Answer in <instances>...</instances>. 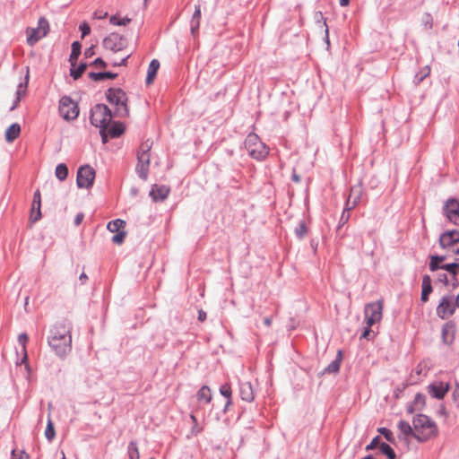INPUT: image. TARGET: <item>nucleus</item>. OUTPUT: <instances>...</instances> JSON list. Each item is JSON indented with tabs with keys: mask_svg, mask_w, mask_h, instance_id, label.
<instances>
[{
	"mask_svg": "<svg viewBox=\"0 0 459 459\" xmlns=\"http://www.w3.org/2000/svg\"><path fill=\"white\" fill-rule=\"evenodd\" d=\"M71 324L62 321L55 324L49 330L48 343L56 356L64 359L72 350Z\"/></svg>",
	"mask_w": 459,
	"mask_h": 459,
	"instance_id": "1",
	"label": "nucleus"
},
{
	"mask_svg": "<svg viewBox=\"0 0 459 459\" xmlns=\"http://www.w3.org/2000/svg\"><path fill=\"white\" fill-rule=\"evenodd\" d=\"M413 437L419 442H426L437 435V427L434 420L424 414H418L412 420Z\"/></svg>",
	"mask_w": 459,
	"mask_h": 459,
	"instance_id": "2",
	"label": "nucleus"
},
{
	"mask_svg": "<svg viewBox=\"0 0 459 459\" xmlns=\"http://www.w3.org/2000/svg\"><path fill=\"white\" fill-rule=\"evenodd\" d=\"M108 101L116 106L114 115L119 117H125L129 115L127 108V97L126 92L120 88H109L106 92Z\"/></svg>",
	"mask_w": 459,
	"mask_h": 459,
	"instance_id": "3",
	"label": "nucleus"
},
{
	"mask_svg": "<svg viewBox=\"0 0 459 459\" xmlns=\"http://www.w3.org/2000/svg\"><path fill=\"white\" fill-rule=\"evenodd\" d=\"M244 145L248 154L257 160H263L269 153L268 147L260 140L258 135L254 133L247 134Z\"/></svg>",
	"mask_w": 459,
	"mask_h": 459,
	"instance_id": "4",
	"label": "nucleus"
},
{
	"mask_svg": "<svg viewBox=\"0 0 459 459\" xmlns=\"http://www.w3.org/2000/svg\"><path fill=\"white\" fill-rule=\"evenodd\" d=\"M152 143L149 140L143 142L137 152V165L135 171L140 178L146 180L149 175L150 168V151L152 149Z\"/></svg>",
	"mask_w": 459,
	"mask_h": 459,
	"instance_id": "5",
	"label": "nucleus"
},
{
	"mask_svg": "<svg viewBox=\"0 0 459 459\" xmlns=\"http://www.w3.org/2000/svg\"><path fill=\"white\" fill-rule=\"evenodd\" d=\"M112 113L105 104H96L91 109L90 120L92 126L100 129H107L111 119Z\"/></svg>",
	"mask_w": 459,
	"mask_h": 459,
	"instance_id": "6",
	"label": "nucleus"
},
{
	"mask_svg": "<svg viewBox=\"0 0 459 459\" xmlns=\"http://www.w3.org/2000/svg\"><path fill=\"white\" fill-rule=\"evenodd\" d=\"M49 30V23L45 17H40L38 21L37 28H28L27 43L30 46L35 45L40 39L47 36Z\"/></svg>",
	"mask_w": 459,
	"mask_h": 459,
	"instance_id": "7",
	"label": "nucleus"
},
{
	"mask_svg": "<svg viewBox=\"0 0 459 459\" xmlns=\"http://www.w3.org/2000/svg\"><path fill=\"white\" fill-rule=\"evenodd\" d=\"M59 114L66 121L74 120L79 116V108L71 97L63 96L59 100Z\"/></svg>",
	"mask_w": 459,
	"mask_h": 459,
	"instance_id": "8",
	"label": "nucleus"
},
{
	"mask_svg": "<svg viewBox=\"0 0 459 459\" xmlns=\"http://www.w3.org/2000/svg\"><path fill=\"white\" fill-rule=\"evenodd\" d=\"M455 296L453 294L444 295L436 308L437 316L445 320L452 316L455 310L456 305L455 302Z\"/></svg>",
	"mask_w": 459,
	"mask_h": 459,
	"instance_id": "9",
	"label": "nucleus"
},
{
	"mask_svg": "<svg viewBox=\"0 0 459 459\" xmlns=\"http://www.w3.org/2000/svg\"><path fill=\"white\" fill-rule=\"evenodd\" d=\"M95 170L90 165H82L77 170L76 184L79 188L89 189L95 179Z\"/></svg>",
	"mask_w": 459,
	"mask_h": 459,
	"instance_id": "10",
	"label": "nucleus"
},
{
	"mask_svg": "<svg viewBox=\"0 0 459 459\" xmlns=\"http://www.w3.org/2000/svg\"><path fill=\"white\" fill-rule=\"evenodd\" d=\"M383 303L381 300L377 302L368 303L366 305L364 313L365 320L368 327H371L375 323L379 322L382 318Z\"/></svg>",
	"mask_w": 459,
	"mask_h": 459,
	"instance_id": "11",
	"label": "nucleus"
},
{
	"mask_svg": "<svg viewBox=\"0 0 459 459\" xmlns=\"http://www.w3.org/2000/svg\"><path fill=\"white\" fill-rule=\"evenodd\" d=\"M126 40L117 33H110L103 39V47L113 52H118L125 48Z\"/></svg>",
	"mask_w": 459,
	"mask_h": 459,
	"instance_id": "12",
	"label": "nucleus"
},
{
	"mask_svg": "<svg viewBox=\"0 0 459 459\" xmlns=\"http://www.w3.org/2000/svg\"><path fill=\"white\" fill-rule=\"evenodd\" d=\"M450 385L443 381H435L427 386L429 394L435 399L441 400L448 393Z\"/></svg>",
	"mask_w": 459,
	"mask_h": 459,
	"instance_id": "13",
	"label": "nucleus"
},
{
	"mask_svg": "<svg viewBox=\"0 0 459 459\" xmlns=\"http://www.w3.org/2000/svg\"><path fill=\"white\" fill-rule=\"evenodd\" d=\"M459 239V230H452L442 233L439 237V245L441 248L449 252L455 247V243Z\"/></svg>",
	"mask_w": 459,
	"mask_h": 459,
	"instance_id": "14",
	"label": "nucleus"
},
{
	"mask_svg": "<svg viewBox=\"0 0 459 459\" xmlns=\"http://www.w3.org/2000/svg\"><path fill=\"white\" fill-rule=\"evenodd\" d=\"M446 218L454 224L459 225V202L455 200L448 201L444 207Z\"/></svg>",
	"mask_w": 459,
	"mask_h": 459,
	"instance_id": "15",
	"label": "nucleus"
},
{
	"mask_svg": "<svg viewBox=\"0 0 459 459\" xmlns=\"http://www.w3.org/2000/svg\"><path fill=\"white\" fill-rule=\"evenodd\" d=\"M170 192V188L165 185H153L150 191V196L155 202L164 201Z\"/></svg>",
	"mask_w": 459,
	"mask_h": 459,
	"instance_id": "16",
	"label": "nucleus"
},
{
	"mask_svg": "<svg viewBox=\"0 0 459 459\" xmlns=\"http://www.w3.org/2000/svg\"><path fill=\"white\" fill-rule=\"evenodd\" d=\"M41 197L39 190L35 191L33 195V201H32V206H31V212L30 220L31 222H36L41 218Z\"/></svg>",
	"mask_w": 459,
	"mask_h": 459,
	"instance_id": "17",
	"label": "nucleus"
},
{
	"mask_svg": "<svg viewBox=\"0 0 459 459\" xmlns=\"http://www.w3.org/2000/svg\"><path fill=\"white\" fill-rule=\"evenodd\" d=\"M239 395L243 401L251 403L255 398L253 386L250 382L239 383Z\"/></svg>",
	"mask_w": 459,
	"mask_h": 459,
	"instance_id": "18",
	"label": "nucleus"
},
{
	"mask_svg": "<svg viewBox=\"0 0 459 459\" xmlns=\"http://www.w3.org/2000/svg\"><path fill=\"white\" fill-rule=\"evenodd\" d=\"M361 196V190L360 187H352L351 190V194L348 197L347 203H346V209L348 212L351 209H353L356 204L359 203Z\"/></svg>",
	"mask_w": 459,
	"mask_h": 459,
	"instance_id": "19",
	"label": "nucleus"
},
{
	"mask_svg": "<svg viewBox=\"0 0 459 459\" xmlns=\"http://www.w3.org/2000/svg\"><path fill=\"white\" fill-rule=\"evenodd\" d=\"M201 21V7L200 5H195V12L193 13L192 19L190 21V30L193 36H195L198 32L200 27Z\"/></svg>",
	"mask_w": 459,
	"mask_h": 459,
	"instance_id": "20",
	"label": "nucleus"
},
{
	"mask_svg": "<svg viewBox=\"0 0 459 459\" xmlns=\"http://www.w3.org/2000/svg\"><path fill=\"white\" fill-rule=\"evenodd\" d=\"M455 333V326L453 322L446 323L442 327V338L443 341L446 343L452 342L454 335Z\"/></svg>",
	"mask_w": 459,
	"mask_h": 459,
	"instance_id": "21",
	"label": "nucleus"
},
{
	"mask_svg": "<svg viewBox=\"0 0 459 459\" xmlns=\"http://www.w3.org/2000/svg\"><path fill=\"white\" fill-rule=\"evenodd\" d=\"M432 292L431 279L429 275H424L422 278V290L421 301L426 302L429 299V294Z\"/></svg>",
	"mask_w": 459,
	"mask_h": 459,
	"instance_id": "22",
	"label": "nucleus"
},
{
	"mask_svg": "<svg viewBox=\"0 0 459 459\" xmlns=\"http://www.w3.org/2000/svg\"><path fill=\"white\" fill-rule=\"evenodd\" d=\"M21 133V126L17 123L12 124L5 131V140L7 143L13 142Z\"/></svg>",
	"mask_w": 459,
	"mask_h": 459,
	"instance_id": "23",
	"label": "nucleus"
},
{
	"mask_svg": "<svg viewBox=\"0 0 459 459\" xmlns=\"http://www.w3.org/2000/svg\"><path fill=\"white\" fill-rule=\"evenodd\" d=\"M160 68V62L157 59H152L150 64L147 70V76H146V84H151L157 74V71Z\"/></svg>",
	"mask_w": 459,
	"mask_h": 459,
	"instance_id": "24",
	"label": "nucleus"
},
{
	"mask_svg": "<svg viewBox=\"0 0 459 459\" xmlns=\"http://www.w3.org/2000/svg\"><path fill=\"white\" fill-rule=\"evenodd\" d=\"M397 427L400 431V435H403V438H407L411 436L413 437L414 426L411 427L409 422L401 420H399Z\"/></svg>",
	"mask_w": 459,
	"mask_h": 459,
	"instance_id": "25",
	"label": "nucleus"
},
{
	"mask_svg": "<svg viewBox=\"0 0 459 459\" xmlns=\"http://www.w3.org/2000/svg\"><path fill=\"white\" fill-rule=\"evenodd\" d=\"M89 78H91L93 81H103L106 79H115L117 76V74L111 73V72H91L88 74Z\"/></svg>",
	"mask_w": 459,
	"mask_h": 459,
	"instance_id": "26",
	"label": "nucleus"
},
{
	"mask_svg": "<svg viewBox=\"0 0 459 459\" xmlns=\"http://www.w3.org/2000/svg\"><path fill=\"white\" fill-rule=\"evenodd\" d=\"M18 342H19L20 345L22 346V358L21 359L20 362L19 361L16 362L17 365L25 363L28 359L27 351H26V343L28 342V335L25 333H21L18 337Z\"/></svg>",
	"mask_w": 459,
	"mask_h": 459,
	"instance_id": "27",
	"label": "nucleus"
},
{
	"mask_svg": "<svg viewBox=\"0 0 459 459\" xmlns=\"http://www.w3.org/2000/svg\"><path fill=\"white\" fill-rule=\"evenodd\" d=\"M125 131V126L120 122H115L108 128V134L111 138L119 137Z\"/></svg>",
	"mask_w": 459,
	"mask_h": 459,
	"instance_id": "28",
	"label": "nucleus"
},
{
	"mask_svg": "<svg viewBox=\"0 0 459 459\" xmlns=\"http://www.w3.org/2000/svg\"><path fill=\"white\" fill-rule=\"evenodd\" d=\"M81 44L78 41H74L72 44V51L70 54L69 61L71 63V66H74L76 64V61L81 54Z\"/></svg>",
	"mask_w": 459,
	"mask_h": 459,
	"instance_id": "29",
	"label": "nucleus"
},
{
	"mask_svg": "<svg viewBox=\"0 0 459 459\" xmlns=\"http://www.w3.org/2000/svg\"><path fill=\"white\" fill-rule=\"evenodd\" d=\"M196 395L200 402H204L205 403H209L212 400L211 389L207 385L202 386Z\"/></svg>",
	"mask_w": 459,
	"mask_h": 459,
	"instance_id": "30",
	"label": "nucleus"
},
{
	"mask_svg": "<svg viewBox=\"0 0 459 459\" xmlns=\"http://www.w3.org/2000/svg\"><path fill=\"white\" fill-rule=\"evenodd\" d=\"M342 356V352L341 351H339L338 352V357L333 360L325 369H324V373H328V374H332V373H337L340 369V366H341V358Z\"/></svg>",
	"mask_w": 459,
	"mask_h": 459,
	"instance_id": "31",
	"label": "nucleus"
},
{
	"mask_svg": "<svg viewBox=\"0 0 459 459\" xmlns=\"http://www.w3.org/2000/svg\"><path fill=\"white\" fill-rule=\"evenodd\" d=\"M126 226V221L121 219H116L114 221H111L108 223L107 229L110 232H118L123 231V229Z\"/></svg>",
	"mask_w": 459,
	"mask_h": 459,
	"instance_id": "32",
	"label": "nucleus"
},
{
	"mask_svg": "<svg viewBox=\"0 0 459 459\" xmlns=\"http://www.w3.org/2000/svg\"><path fill=\"white\" fill-rule=\"evenodd\" d=\"M445 260L444 256L439 255H431L429 261V270L431 272H436L441 270L442 264H440Z\"/></svg>",
	"mask_w": 459,
	"mask_h": 459,
	"instance_id": "33",
	"label": "nucleus"
},
{
	"mask_svg": "<svg viewBox=\"0 0 459 459\" xmlns=\"http://www.w3.org/2000/svg\"><path fill=\"white\" fill-rule=\"evenodd\" d=\"M55 174L60 181H64L68 176V169L66 165L64 163L58 164L56 168Z\"/></svg>",
	"mask_w": 459,
	"mask_h": 459,
	"instance_id": "34",
	"label": "nucleus"
},
{
	"mask_svg": "<svg viewBox=\"0 0 459 459\" xmlns=\"http://www.w3.org/2000/svg\"><path fill=\"white\" fill-rule=\"evenodd\" d=\"M86 67H87V65L84 63L79 65L78 66H76V65L74 66H71L70 75L74 80H77L84 73Z\"/></svg>",
	"mask_w": 459,
	"mask_h": 459,
	"instance_id": "35",
	"label": "nucleus"
},
{
	"mask_svg": "<svg viewBox=\"0 0 459 459\" xmlns=\"http://www.w3.org/2000/svg\"><path fill=\"white\" fill-rule=\"evenodd\" d=\"M129 459H140V453L138 450L137 443L131 441L127 447Z\"/></svg>",
	"mask_w": 459,
	"mask_h": 459,
	"instance_id": "36",
	"label": "nucleus"
},
{
	"mask_svg": "<svg viewBox=\"0 0 459 459\" xmlns=\"http://www.w3.org/2000/svg\"><path fill=\"white\" fill-rule=\"evenodd\" d=\"M379 448L381 453L384 454L388 459H395V452L388 444L381 443Z\"/></svg>",
	"mask_w": 459,
	"mask_h": 459,
	"instance_id": "37",
	"label": "nucleus"
},
{
	"mask_svg": "<svg viewBox=\"0 0 459 459\" xmlns=\"http://www.w3.org/2000/svg\"><path fill=\"white\" fill-rule=\"evenodd\" d=\"M441 270L447 272L453 277H455L459 273V264L458 263H451V264H442Z\"/></svg>",
	"mask_w": 459,
	"mask_h": 459,
	"instance_id": "38",
	"label": "nucleus"
},
{
	"mask_svg": "<svg viewBox=\"0 0 459 459\" xmlns=\"http://www.w3.org/2000/svg\"><path fill=\"white\" fill-rule=\"evenodd\" d=\"M45 437L49 442H51L56 437V430L50 417H48V424L45 430Z\"/></svg>",
	"mask_w": 459,
	"mask_h": 459,
	"instance_id": "39",
	"label": "nucleus"
},
{
	"mask_svg": "<svg viewBox=\"0 0 459 459\" xmlns=\"http://www.w3.org/2000/svg\"><path fill=\"white\" fill-rule=\"evenodd\" d=\"M28 81H29V74H27L25 76V82H20L18 84L17 90H16V98H19L21 100V98L26 94Z\"/></svg>",
	"mask_w": 459,
	"mask_h": 459,
	"instance_id": "40",
	"label": "nucleus"
},
{
	"mask_svg": "<svg viewBox=\"0 0 459 459\" xmlns=\"http://www.w3.org/2000/svg\"><path fill=\"white\" fill-rule=\"evenodd\" d=\"M131 22L130 18L125 17L122 19L117 18L116 15H112L109 19V22L116 26H126Z\"/></svg>",
	"mask_w": 459,
	"mask_h": 459,
	"instance_id": "41",
	"label": "nucleus"
},
{
	"mask_svg": "<svg viewBox=\"0 0 459 459\" xmlns=\"http://www.w3.org/2000/svg\"><path fill=\"white\" fill-rule=\"evenodd\" d=\"M425 401H426L425 395L420 393H418V394H416V395L414 397L413 403L417 408L420 409L425 405Z\"/></svg>",
	"mask_w": 459,
	"mask_h": 459,
	"instance_id": "42",
	"label": "nucleus"
},
{
	"mask_svg": "<svg viewBox=\"0 0 459 459\" xmlns=\"http://www.w3.org/2000/svg\"><path fill=\"white\" fill-rule=\"evenodd\" d=\"M295 234L299 238H303L307 234V228L303 221H301L295 229Z\"/></svg>",
	"mask_w": 459,
	"mask_h": 459,
	"instance_id": "43",
	"label": "nucleus"
},
{
	"mask_svg": "<svg viewBox=\"0 0 459 459\" xmlns=\"http://www.w3.org/2000/svg\"><path fill=\"white\" fill-rule=\"evenodd\" d=\"M220 394L227 399L231 398V387L229 384H224L220 387Z\"/></svg>",
	"mask_w": 459,
	"mask_h": 459,
	"instance_id": "44",
	"label": "nucleus"
},
{
	"mask_svg": "<svg viewBox=\"0 0 459 459\" xmlns=\"http://www.w3.org/2000/svg\"><path fill=\"white\" fill-rule=\"evenodd\" d=\"M11 459H29V455L25 451H16L15 449L12 450Z\"/></svg>",
	"mask_w": 459,
	"mask_h": 459,
	"instance_id": "45",
	"label": "nucleus"
},
{
	"mask_svg": "<svg viewBox=\"0 0 459 459\" xmlns=\"http://www.w3.org/2000/svg\"><path fill=\"white\" fill-rule=\"evenodd\" d=\"M378 431L385 437V438L389 442H394V434L391 430L386 428H380Z\"/></svg>",
	"mask_w": 459,
	"mask_h": 459,
	"instance_id": "46",
	"label": "nucleus"
},
{
	"mask_svg": "<svg viewBox=\"0 0 459 459\" xmlns=\"http://www.w3.org/2000/svg\"><path fill=\"white\" fill-rule=\"evenodd\" d=\"M429 74V68L428 66H426L424 68V72L420 73V74H417L414 77V81L417 84H419L420 82H421L423 81V79L428 76Z\"/></svg>",
	"mask_w": 459,
	"mask_h": 459,
	"instance_id": "47",
	"label": "nucleus"
},
{
	"mask_svg": "<svg viewBox=\"0 0 459 459\" xmlns=\"http://www.w3.org/2000/svg\"><path fill=\"white\" fill-rule=\"evenodd\" d=\"M126 238V232L123 230V231H118L117 232L116 235L113 236L112 238V241L115 243V244H121L124 239Z\"/></svg>",
	"mask_w": 459,
	"mask_h": 459,
	"instance_id": "48",
	"label": "nucleus"
},
{
	"mask_svg": "<svg viewBox=\"0 0 459 459\" xmlns=\"http://www.w3.org/2000/svg\"><path fill=\"white\" fill-rule=\"evenodd\" d=\"M80 30L82 31V38H84L91 32V28L86 22H82L80 24Z\"/></svg>",
	"mask_w": 459,
	"mask_h": 459,
	"instance_id": "49",
	"label": "nucleus"
},
{
	"mask_svg": "<svg viewBox=\"0 0 459 459\" xmlns=\"http://www.w3.org/2000/svg\"><path fill=\"white\" fill-rule=\"evenodd\" d=\"M378 443H379V437H378V436H377V437H375L371 440V442H370V443L366 446V450H367V451H369V450H373V449H375V448L377 446Z\"/></svg>",
	"mask_w": 459,
	"mask_h": 459,
	"instance_id": "50",
	"label": "nucleus"
},
{
	"mask_svg": "<svg viewBox=\"0 0 459 459\" xmlns=\"http://www.w3.org/2000/svg\"><path fill=\"white\" fill-rule=\"evenodd\" d=\"M437 279H438V281H439L440 282H443V283H445V284H447V283H448V281H448V279H447V275H446V273H444V272H443V273H438V277H437Z\"/></svg>",
	"mask_w": 459,
	"mask_h": 459,
	"instance_id": "51",
	"label": "nucleus"
},
{
	"mask_svg": "<svg viewBox=\"0 0 459 459\" xmlns=\"http://www.w3.org/2000/svg\"><path fill=\"white\" fill-rule=\"evenodd\" d=\"M91 65H99L100 67H106L107 64L105 61H103L102 58L100 57H98L96 58L92 63Z\"/></svg>",
	"mask_w": 459,
	"mask_h": 459,
	"instance_id": "52",
	"label": "nucleus"
},
{
	"mask_svg": "<svg viewBox=\"0 0 459 459\" xmlns=\"http://www.w3.org/2000/svg\"><path fill=\"white\" fill-rule=\"evenodd\" d=\"M314 19H315L316 22H318V23L321 22L322 21H323V22H326L325 19L323 16L322 12H316L315 13Z\"/></svg>",
	"mask_w": 459,
	"mask_h": 459,
	"instance_id": "53",
	"label": "nucleus"
},
{
	"mask_svg": "<svg viewBox=\"0 0 459 459\" xmlns=\"http://www.w3.org/2000/svg\"><path fill=\"white\" fill-rule=\"evenodd\" d=\"M370 335H371V330H370V327H368V325H367V327L364 329V331L361 334V337L368 340V339H370Z\"/></svg>",
	"mask_w": 459,
	"mask_h": 459,
	"instance_id": "54",
	"label": "nucleus"
},
{
	"mask_svg": "<svg viewBox=\"0 0 459 459\" xmlns=\"http://www.w3.org/2000/svg\"><path fill=\"white\" fill-rule=\"evenodd\" d=\"M324 27H325V41L326 42L327 45H329L330 44V42H329V30H328V26H327L325 22H324Z\"/></svg>",
	"mask_w": 459,
	"mask_h": 459,
	"instance_id": "55",
	"label": "nucleus"
},
{
	"mask_svg": "<svg viewBox=\"0 0 459 459\" xmlns=\"http://www.w3.org/2000/svg\"><path fill=\"white\" fill-rule=\"evenodd\" d=\"M129 56H129V55H127L126 56H125L124 58H122L120 61H118V62H114V63H113V65H114V66L126 65V61H127V59H128V57H129Z\"/></svg>",
	"mask_w": 459,
	"mask_h": 459,
	"instance_id": "56",
	"label": "nucleus"
},
{
	"mask_svg": "<svg viewBox=\"0 0 459 459\" xmlns=\"http://www.w3.org/2000/svg\"><path fill=\"white\" fill-rule=\"evenodd\" d=\"M350 218V214L349 212L346 213V211H343L342 216H341V220H340V223H346L348 221Z\"/></svg>",
	"mask_w": 459,
	"mask_h": 459,
	"instance_id": "57",
	"label": "nucleus"
},
{
	"mask_svg": "<svg viewBox=\"0 0 459 459\" xmlns=\"http://www.w3.org/2000/svg\"><path fill=\"white\" fill-rule=\"evenodd\" d=\"M108 16V13L107 12H95L94 13V17L96 19H104Z\"/></svg>",
	"mask_w": 459,
	"mask_h": 459,
	"instance_id": "58",
	"label": "nucleus"
},
{
	"mask_svg": "<svg viewBox=\"0 0 459 459\" xmlns=\"http://www.w3.org/2000/svg\"><path fill=\"white\" fill-rule=\"evenodd\" d=\"M100 133L101 134L102 143H106L108 142V134L106 133V129H100Z\"/></svg>",
	"mask_w": 459,
	"mask_h": 459,
	"instance_id": "59",
	"label": "nucleus"
},
{
	"mask_svg": "<svg viewBox=\"0 0 459 459\" xmlns=\"http://www.w3.org/2000/svg\"><path fill=\"white\" fill-rule=\"evenodd\" d=\"M206 319V313L204 310L198 311V320L199 321H204Z\"/></svg>",
	"mask_w": 459,
	"mask_h": 459,
	"instance_id": "60",
	"label": "nucleus"
},
{
	"mask_svg": "<svg viewBox=\"0 0 459 459\" xmlns=\"http://www.w3.org/2000/svg\"><path fill=\"white\" fill-rule=\"evenodd\" d=\"M83 219V213H78L74 219V224L79 225Z\"/></svg>",
	"mask_w": 459,
	"mask_h": 459,
	"instance_id": "61",
	"label": "nucleus"
},
{
	"mask_svg": "<svg viewBox=\"0 0 459 459\" xmlns=\"http://www.w3.org/2000/svg\"><path fill=\"white\" fill-rule=\"evenodd\" d=\"M20 99L19 98H16L15 100L13 101V106L11 107L10 110H13L17 108L19 102H20Z\"/></svg>",
	"mask_w": 459,
	"mask_h": 459,
	"instance_id": "62",
	"label": "nucleus"
},
{
	"mask_svg": "<svg viewBox=\"0 0 459 459\" xmlns=\"http://www.w3.org/2000/svg\"><path fill=\"white\" fill-rule=\"evenodd\" d=\"M264 324L266 325V326H271L272 325V319L270 317H265L264 319Z\"/></svg>",
	"mask_w": 459,
	"mask_h": 459,
	"instance_id": "63",
	"label": "nucleus"
},
{
	"mask_svg": "<svg viewBox=\"0 0 459 459\" xmlns=\"http://www.w3.org/2000/svg\"><path fill=\"white\" fill-rule=\"evenodd\" d=\"M455 305H456V307L459 308V292H458V295L456 297H455Z\"/></svg>",
	"mask_w": 459,
	"mask_h": 459,
	"instance_id": "64",
	"label": "nucleus"
}]
</instances>
